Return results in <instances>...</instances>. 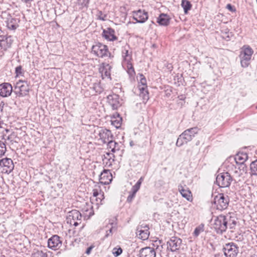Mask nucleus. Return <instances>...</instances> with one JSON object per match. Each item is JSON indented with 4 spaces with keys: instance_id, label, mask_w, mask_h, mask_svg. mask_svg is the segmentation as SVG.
Returning a JSON list of instances; mask_svg holds the SVG:
<instances>
[{
    "instance_id": "ddd939ff",
    "label": "nucleus",
    "mask_w": 257,
    "mask_h": 257,
    "mask_svg": "<svg viewBox=\"0 0 257 257\" xmlns=\"http://www.w3.org/2000/svg\"><path fill=\"white\" fill-rule=\"evenodd\" d=\"M0 166L3 167V171L10 173L14 168L13 162L11 159L6 158L0 161Z\"/></svg>"
},
{
    "instance_id": "49530a36",
    "label": "nucleus",
    "mask_w": 257,
    "mask_h": 257,
    "mask_svg": "<svg viewBox=\"0 0 257 257\" xmlns=\"http://www.w3.org/2000/svg\"><path fill=\"white\" fill-rule=\"evenodd\" d=\"M181 196L186 199L189 201H192L193 196L192 194H180Z\"/></svg>"
},
{
    "instance_id": "c03bdc74",
    "label": "nucleus",
    "mask_w": 257,
    "mask_h": 257,
    "mask_svg": "<svg viewBox=\"0 0 257 257\" xmlns=\"http://www.w3.org/2000/svg\"><path fill=\"white\" fill-rule=\"evenodd\" d=\"M178 190L180 192V193H182L183 192H187V193H191V192L189 189L186 187V186L185 185V186H183L182 185H179L178 186Z\"/></svg>"
},
{
    "instance_id": "603ef678",
    "label": "nucleus",
    "mask_w": 257,
    "mask_h": 257,
    "mask_svg": "<svg viewBox=\"0 0 257 257\" xmlns=\"http://www.w3.org/2000/svg\"><path fill=\"white\" fill-rule=\"evenodd\" d=\"M93 248V246H92V245L88 247L85 251V253H86L87 254H90Z\"/></svg>"
},
{
    "instance_id": "f3484780",
    "label": "nucleus",
    "mask_w": 257,
    "mask_h": 257,
    "mask_svg": "<svg viewBox=\"0 0 257 257\" xmlns=\"http://www.w3.org/2000/svg\"><path fill=\"white\" fill-rule=\"evenodd\" d=\"M102 36L106 40L110 41H113L117 39V37L115 35V31L111 28L103 30Z\"/></svg>"
},
{
    "instance_id": "7c9ffc66",
    "label": "nucleus",
    "mask_w": 257,
    "mask_h": 257,
    "mask_svg": "<svg viewBox=\"0 0 257 257\" xmlns=\"http://www.w3.org/2000/svg\"><path fill=\"white\" fill-rule=\"evenodd\" d=\"M181 6L184 9V13L187 14L188 11L191 9L192 5L190 2L187 0H182L181 2Z\"/></svg>"
},
{
    "instance_id": "6e6552de",
    "label": "nucleus",
    "mask_w": 257,
    "mask_h": 257,
    "mask_svg": "<svg viewBox=\"0 0 257 257\" xmlns=\"http://www.w3.org/2000/svg\"><path fill=\"white\" fill-rule=\"evenodd\" d=\"M225 215H220L214 220L213 227L217 233L222 234L227 229Z\"/></svg>"
},
{
    "instance_id": "412c9836",
    "label": "nucleus",
    "mask_w": 257,
    "mask_h": 257,
    "mask_svg": "<svg viewBox=\"0 0 257 257\" xmlns=\"http://www.w3.org/2000/svg\"><path fill=\"white\" fill-rule=\"evenodd\" d=\"M2 39L0 40V47L4 50H7L11 47L13 42L12 36H3Z\"/></svg>"
},
{
    "instance_id": "13d9d810",
    "label": "nucleus",
    "mask_w": 257,
    "mask_h": 257,
    "mask_svg": "<svg viewBox=\"0 0 257 257\" xmlns=\"http://www.w3.org/2000/svg\"><path fill=\"white\" fill-rule=\"evenodd\" d=\"M159 144L160 145H162V144H163V142H159Z\"/></svg>"
},
{
    "instance_id": "09e8293b",
    "label": "nucleus",
    "mask_w": 257,
    "mask_h": 257,
    "mask_svg": "<svg viewBox=\"0 0 257 257\" xmlns=\"http://www.w3.org/2000/svg\"><path fill=\"white\" fill-rule=\"evenodd\" d=\"M141 83L142 84V85H139V86H141V87H143L144 88H147L146 86V80L144 77L141 78Z\"/></svg>"
},
{
    "instance_id": "f257e3e1",
    "label": "nucleus",
    "mask_w": 257,
    "mask_h": 257,
    "mask_svg": "<svg viewBox=\"0 0 257 257\" xmlns=\"http://www.w3.org/2000/svg\"><path fill=\"white\" fill-rule=\"evenodd\" d=\"M94 214L92 207L90 210L86 209L82 214L79 211L77 210H72L68 213L67 216V223L71 225L77 226L81 222V218L83 217L84 219H88L91 216Z\"/></svg>"
},
{
    "instance_id": "c85d7f7f",
    "label": "nucleus",
    "mask_w": 257,
    "mask_h": 257,
    "mask_svg": "<svg viewBox=\"0 0 257 257\" xmlns=\"http://www.w3.org/2000/svg\"><path fill=\"white\" fill-rule=\"evenodd\" d=\"M139 88L140 91V96L142 98L143 103H146L149 99V92L147 88L141 87V86H139Z\"/></svg>"
},
{
    "instance_id": "1a4fd4ad",
    "label": "nucleus",
    "mask_w": 257,
    "mask_h": 257,
    "mask_svg": "<svg viewBox=\"0 0 257 257\" xmlns=\"http://www.w3.org/2000/svg\"><path fill=\"white\" fill-rule=\"evenodd\" d=\"M239 247L234 242L226 243L223 247V251L226 257H236L238 253Z\"/></svg>"
},
{
    "instance_id": "423d86ee",
    "label": "nucleus",
    "mask_w": 257,
    "mask_h": 257,
    "mask_svg": "<svg viewBox=\"0 0 257 257\" xmlns=\"http://www.w3.org/2000/svg\"><path fill=\"white\" fill-rule=\"evenodd\" d=\"M229 199L227 195L224 194H218L214 197L213 202L217 210H223L227 208L228 206Z\"/></svg>"
},
{
    "instance_id": "0eeeda50",
    "label": "nucleus",
    "mask_w": 257,
    "mask_h": 257,
    "mask_svg": "<svg viewBox=\"0 0 257 257\" xmlns=\"http://www.w3.org/2000/svg\"><path fill=\"white\" fill-rule=\"evenodd\" d=\"M30 86L26 81L19 80L15 86V92L19 97L25 96L28 94Z\"/></svg>"
},
{
    "instance_id": "bf43d9fd",
    "label": "nucleus",
    "mask_w": 257,
    "mask_h": 257,
    "mask_svg": "<svg viewBox=\"0 0 257 257\" xmlns=\"http://www.w3.org/2000/svg\"><path fill=\"white\" fill-rule=\"evenodd\" d=\"M6 132L7 133H8V132H9V130H8V129H6Z\"/></svg>"
},
{
    "instance_id": "3c124183",
    "label": "nucleus",
    "mask_w": 257,
    "mask_h": 257,
    "mask_svg": "<svg viewBox=\"0 0 257 257\" xmlns=\"http://www.w3.org/2000/svg\"><path fill=\"white\" fill-rule=\"evenodd\" d=\"M98 14L99 15V19L102 20V21H104L105 18V15H103L101 11H99Z\"/></svg>"
},
{
    "instance_id": "79ce46f5",
    "label": "nucleus",
    "mask_w": 257,
    "mask_h": 257,
    "mask_svg": "<svg viewBox=\"0 0 257 257\" xmlns=\"http://www.w3.org/2000/svg\"><path fill=\"white\" fill-rule=\"evenodd\" d=\"M127 64V73L131 76L134 75L135 74V72L132 64L131 62Z\"/></svg>"
},
{
    "instance_id": "bb28decb",
    "label": "nucleus",
    "mask_w": 257,
    "mask_h": 257,
    "mask_svg": "<svg viewBox=\"0 0 257 257\" xmlns=\"http://www.w3.org/2000/svg\"><path fill=\"white\" fill-rule=\"evenodd\" d=\"M104 198V194H93V195L90 197V200L92 203H95L97 205L102 204Z\"/></svg>"
},
{
    "instance_id": "6e6d98bb",
    "label": "nucleus",
    "mask_w": 257,
    "mask_h": 257,
    "mask_svg": "<svg viewBox=\"0 0 257 257\" xmlns=\"http://www.w3.org/2000/svg\"><path fill=\"white\" fill-rule=\"evenodd\" d=\"M33 0H22V1H23V2L25 3H28L29 2H32Z\"/></svg>"
},
{
    "instance_id": "680f3d73",
    "label": "nucleus",
    "mask_w": 257,
    "mask_h": 257,
    "mask_svg": "<svg viewBox=\"0 0 257 257\" xmlns=\"http://www.w3.org/2000/svg\"><path fill=\"white\" fill-rule=\"evenodd\" d=\"M256 108L257 109V106H256Z\"/></svg>"
},
{
    "instance_id": "dca6fc26",
    "label": "nucleus",
    "mask_w": 257,
    "mask_h": 257,
    "mask_svg": "<svg viewBox=\"0 0 257 257\" xmlns=\"http://www.w3.org/2000/svg\"><path fill=\"white\" fill-rule=\"evenodd\" d=\"M112 179V176L109 170H104L99 176L100 182L103 184H108Z\"/></svg>"
},
{
    "instance_id": "4468645a",
    "label": "nucleus",
    "mask_w": 257,
    "mask_h": 257,
    "mask_svg": "<svg viewBox=\"0 0 257 257\" xmlns=\"http://www.w3.org/2000/svg\"><path fill=\"white\" fill-rule=\"evenodd\" d=\"M13 90L11 84L9 83H3L0 84V96L5 97L11 95Z\"/></svg>"
},
{
    "instance_id": "f8f14e48",
    "label": "nucleus",
    "mask_w": 257,
    "mask_h": 257,
    "mask_svg": "<svg viewBox=\"0 0 257 257\" xmlns=\"http://www.w3.org/2000/svg\"><path fill=\"white\" fill-rule=\"evenodd\" d=\"M107 102L113 109H117L121 105V101L118 95L116 94H110L107 97Z\"/></svg>"
},
{
    "instance_id": "473e14b6",
    "label": "nucleus",
    "mask_w": 257,
    "mask_h": 257,
    "mask_svg": "<svg viewBox=\"0 0 257 257\" xmlns=\"http://www.w3.org/2000/svg\"><path fill=\"white\" fill-rule=\"evenodd\" d=\"M250 174L257 176V160L252 162L250 164Z\"/></svg>"
},
{
    "instance_id": "a18cd8bd",
    "label": "nucleus",
    "mask_w": 257,
    "mask_h": 257,
    "mask_svg": "<svg viewBox=\"0 0 257 257\" xmlns=\"http://www.w3.org/2000/svg\"><path fill=\"white\" fill-rule=\"evenodd\" d=\"M122 252V249L121 248L119 247L118 248H114L113 249V254L114 256H117L121 254Z\"/></svg>"
},
{
    "instance_id": "b1692460",
    "label": "nucleus",
    "mask_w": 257,
    "mask_h": 257,
    "mask_svg": "<svg viewBox=\"0 0 257 257\" xmlns=\"http://www.w3.org/2000/svg\"><path fill=\"white\" fill-rule=\"evenodd\" d=\"M170 18L168 15L164 13L161 14L157 19V23L160 25L166 26L169 24Z\"/></svg>"
},
{
    "instance_id": "a211bd4d",
    "label": "nucleus",
    "mask_w": 257,
    "mask_h": 257,
    "mask_svg": "<svg viewBox=\"0 0 257 257\" xmlns=\"http://www.w3.org/2000/svg\"><path fill=\"white\" fill-rule=\"evenodd\" d=\"M156 251L153 247H146L140 250V257H156Z\"/></svg>"
},
{
    "instance_id": "cd10ccee",
    "label": "nucleus",
    "mask_w": 257,
    "mask_h": 257,
    "mask_svg": "<svg viewBox=\"0 0 257 257\" xmlns=\"http://www.w3.org/2000/svg\"><path fill=\"white\" fill-rule=\"evenodd\" d=\"M248 159L246 153H239L235 156V161L237 164H243Z\"/></svg>"
},
{
    "instance_id": "a878e982",
    "label": "nucleus",
    "mask_w": 257,
    "mask_h": 257,
    "mask_svg": "<svg viewBox=\"0 0 257 257\" xmlns=\"http://www.w3.org/2000/svg\"><path fill=\"white\" fill-rule=\"evenodd\" d=\"M7 26L10 30H15L19 26L18 20L12 17L8 18L7 21Z\"/></svg>"
},
{
    "instance_id": "2eb2a0df",
    "label": "nucleus",
    "mask_w": 257,
    "mask_h": 257,
    "mask_svg": "<svg viewBox=\"0 0 257 257\" xmlns=\"http://www.w3.org/2000/svg\"><path fill=\"white\" fill-rule=\"evenodd\" d=\"M99 136L103 143H106L113 139V135L110 131L106 128H102L99 131Z\"/></svg>"
},
{
    "instance_id": "de8ad7c7",
    "label": "nucleus",
    "mask_w": 257,
    "mask_h": 257,
    "mask_svg": "<svg viewBox=\"0 0 257 257\" xmlns=\"http://www.w3.org/2000/svg\"><path fill=\"white\" fill-rule=\"evenodd\" d=\"M226 8L230 12L232 13H235L236 11V8L234 6H232L230 4H228L226 6Z\"/></svg>"
},
{
    "instance_id": "c756f323",
    "label": "nucleus",
    "mask_w": 257,
    "mask_h": 257,
    "mask_svg": "<svg viewBox=\"0 0 257 257\" xmlns=\"http://www.w3.org/2000/svg\"><path fill=\"white\" fill-rule=\"evenodd\" d=\"M122 118L118 114L117 117L114 116L111 118V124L114 126L116 128H119L121 125Z\"/></svg>"
},
{
    "instance_id": "9b49d317",
    "label": "nucleus",
    "mask_w": 257,
    "mask_h": 257,
    "mask_svg": "<svg viewBox=\"0 0 257 257\" xmlns=\"http://www.w3.org/2000/svg\"><path fill=\"white\" fill-rule=\"evenodd\" d=\"M62 245V240L58 235H53L48 240V246L49 248L56 250L59 249Z\"/></svg>"
},
{
    "instance_id": "ea45409f",
    "label": "nucleus",
    "mask_w": 257,
    "mask_h": 257,
    "mask_svg": "<svg viewBox=\"0 0 257 257\" xmlns=\"http://www.w3.org/2000/svg\"><path fill=\"white\" fill-rule=\"evenodd\" d=\"M106 143L107 144V148L110 149L112 153H114V148H115L116 142L111 139Z\"/></svg>"
},
{
    "instance_id": "8fccbe9b",
    "label": "nucleus",
    "mask_w": 257,
    "mask_h": 257,
    "mask_svg": "<svg viewBox=\"0 0 257 257\" xmlns=\"http://www.w3.org/2000/svg\"><path fill=\"white\" fill-rule=\"evenodd\" d=\"M136 194H130V195L127 197V201L128 202H131L132 200L135 197Z\"/></svg>"
},
{
    "instance_id": "37998d69",
    "label": "nucleus",
    "mask_w": 257,
    "mask_h": 257,
    "mask_svg": "<svg viewBox=\"0 0 257 257\" xmlns=\"http://www.w3.org/2000/svg\"><path fill=\"white\" fill-rule=\"evenodd\" d=\"M15 73L16 74L17 76L23 75L24 71L22 66L20 65L16 68Z\"/></svg>"
},
{
    "instance_id": "39448f33",
    "label": "nucleus",
    "mask_w": 257,
    "mask_h": 257,
    "mask_svg": "<svg viewBox=\"0 0 257 257\" xmlns=\"http://www.w3.org/2000/svg\"><path fill=\"white\" fill-rule=\"evenodd\" d=\"M232 181V177L227 172L219 174L216 178V184L219 188L229 187Z\"/></svg>"
},
{
    "instance_id": "4d7b16f0",
    "label": "nucleus",
    "mask_w": 257,
    "mask_h": 257,
    "mask_svg": "<svg viewBox=\"0 0 257 257\" xmlns=\"http://www.w3.org/2000/svg\"><path fill=\"white\" fill-rule=\"evenodd\" d=\"M130 146H132H132H133L134 145V142H133V141H131L130 142Z\"/></svg>"
},
{
    "instance_id": "864d4df0",
    "label": "nucleus",
    "mask_w": 257,
    "mask_h": 257,
    "mask_svg": "<svg viewBox=\"0 0 257 257\" xmlns=\"http://www.w3.org/2000/svg\"><path fill=\"white\" fill-rule=\"evenodd\" d=\"M119 150H120V145L119 144L116 143L115 148H114V153H115L117 151H119Z\"/></svg>"
},
{
    "instance_id": "5701e85b",
    "label": "nucleus",
    "mask_w": 257,
    "mask_h": 257,
    "mask_svg": "<svg viewBox=\"0 0 257 257\" xmlns=\"http://www.w3.org/2000/svg\"><path fill=\"white\" fill-rule=\"evenodd\" d=\"M111 66L109 64H102V67L100 68V72L103 79L107 78L111 79Z\"/></svg>"
},
{
    "instance_id": "052dcab7",
    "label": "nucleus",
    "mask_w": 257,
    "mask_h": 257,
    "mask_svg": "<svg viewBox=\"0 0 257 257\" xmlns=\"http://www.w3.org/2000/svg\"><path fill=\"white\" fill-rule=\"evenodd\" d=\"M217 254H215L214 255V257H217Z\"/></svg>"
},
{
    "instance_id": "58836bf2",
    "label": "nucleus",
    "mask_w": 257,
    "mask_h": 257,
    "mask_svg": "<svg viewBox=\"0 0 257 257\" xmlns=\"http://www.w3.org/2000/svg\"><path fill=\"white\" fill-rule=\"evenodd\" d=\"M89 3V0H78V5L81 6V8H87L88 7Z\"/></svg>"
},
{
    "instance_id": "72a5a7b5",
    "label": "nucleus",
    "mask_w": 257,
    "mask_h": 257,
    "mask_svg": "<svg viewBox=\"0 0 257 257\" xmlns=\"http://www.w3.org/2000/svg\"><path fill=\"white\" fill-rule=\"evenodd\" d=\"M32 257H47V254L42 250L35 249L32 254Z\"/></svg>"
},
{
    "instance_id": "e433bc0d",
    "label": "nucleus",
    "mask_w": 257,
    "mask_h": 257,
    "mask_svg": "<svg viewBox=\"0 0 257 257\" xmlns=\"http://www.w3.org/2000/svg\"><path fill=\"white\" fill-rule=\"evenodd\" d=\"M6 151L7 149L5 142L0 141V157L5 155Z\"/></svg>"
},
{
    "instance_id": "5fc2aeb1",
    "label": "nucleus",
    "mask_w": 257,
    "mask_h": 257,
    "mask_svg": "<svg viewBox=\"0 0 257 257\" xmlns=\"http://www.w3.org/2000/svg\"><path fill=\"white\" fill-rule=\"evenodd\" d=\"M4 137H5V136H3V139H5V140H11V138H11V136H8V137H7V138L6 139H5V138H4Z\"/></svg>"
},
{
    "instance_id": "c9c22d12",
    "label": "nucleus",
    "mask_w": 257,
    "mask_h": 257,
    "mask_svg": "<svg viewBox=\"0 0 257 257\" xmlns=\"http://www.w3.org/2000/svg\"><path fill=\"white\" fill-rule=\"evenodd\" d=\"M204 226L203 224H201L196 227L194 231L193 235L195 237H197L201 232L204 231Z\"/></svg>"
},
{
    "instance_id": "7ed1b4c3",
    "label": "nucleus",
    "mask_w": 257,
    "mask_h": 257,
    "mask_svg": "<svg viewBox=\"0 0 257 257\" xmlns=\"http://www.w3.org/2000/svg\"><path fill=\"white\" fill-rule=\"evenodd\" d=\"M253 53V50L249 46H244L242 48L239 57L242 67L246 68L249 66Z\"/></svg>"
},
{
    "instance_id": "9d476101",
    "label": "nucleus",
    "mask_w": 257,
    "mask_h": 257,
    "mask_svg": "<svg viewBox=\"0 0 257 257\" xmlns=\"http://www.w3.org/2000/svg\"><path fill=\"white\" fill-rule=\"evenodd\" d=\"M182 244V239L176 236H173L167 242V249L172 252L178 250Z\"/></svg>"
},
{
    "instance_id": "a19ab883",
    "label": "nucleus",
    "mask_w": 257,
    "mask_h": 257,
    "mask_svg": "<svg viewBox=\"0 0 257 257\" xmlns=\"http://www.w3.org/2000/svg\"><path fill=\"white\" fill-rule=\"evenodd\" d=\"M222 37L228 41L230 40V35H231V33L229 32L228 30H226L225 31H222Z\"/></svg>"
},
{
    "instance_id": "6ab92c4d",
    "label": "nucleus",
    "mask_w": 257,
    "mask_h": 257,
    "mask_svg": "<svg viewBox=\"0 0 257 257\" xmlns=\"http://www.w3.org/2000/svg\"><path fill=\"white\" fill-rule=\"evenodd\" d=\"M134 19L139 23H143L148 19V13L139 10L135 13Z\"/></svg>"
},
{
    "instance_id": "f03ea898",
    "label": "nucleus",
    "mask_w": 257,
    "mask_h": 257,
    "mask_svg": "<svg viewBox=\"0 0 257 257\" xmlns=\"http://www.w3.org/2000/svg\"><path fill=\"white\" fill-rule=\"evenodd\" d=\"M199 130V128L197 126L185 130L179 136L177 140L176 145L180 147L184 144H186L191 141L195 135L198 134Z\"/></svg>"
},
{
    "instance_id": "2f4dec72",
    "label": "nucleus",
    "mask_w": 257,
    "mask_h": 257,
    "mask_svg": "<svg viewBox=\"0 0 257 257\" xmlns=\"http://www.w3.org/2000/svg\"><path fill=\"white\" fill-rule=\"evenodd\" d=\"M116 220L117 218L116 217H114L113 219H112L111 222H109V223L112 225L111 228H110L108 230L106 231V234L105 235V237H108L109 235L111 234H112V230L115 228V229H116Z\"/></svg>"
},
{
    "instance_id": "393cba45",
    "label": "nucleus",
    "mask_w": 257,
    "mask_h": 257,
    "mask_svg": "<svg viewBox=\"0 0 257 257\" xmlns=\"http://www.w3.org/2000/svg\"><path fill=\"white\" fill-rule=\"evenodd\" d=\"M129 46L125 45L122 50V57L124 61L127 63L131 62L132 60V54L129 53Z\"/></svg>"
},
{
    "instance_id": "4c0bfd02",
    "label": "nucleus",
    "mask_w": 257,
    "mask_h": 257,
    "mask_svg": "<svg viewBox=\"0 0 257 257\" xmlns=\"http://www.w3.org/2000/svg\"><path fill=\"white\" fill-rule=\"evenodd\" d=\"M110 153H106V155H104V159H103V161L104 162L105 159L108 160V161L109 162V166L111 165L112 162H113L114 161V158H112L110 156ZM112 157L114 158V156L113 155L111 154Z\"/></svg>"
},
{
    "instance_id": "4be33fe9",
    "label": "nucleus",
    "mask_w": 257,
    "mask_h": 257,
    "mask_svg": "<svg viewBox=\"0 0 257 257\" xmlns=\"http://www.w3.org/2000/svg\"><path fill=\"white\" fill-rule=\"evenodd\" d=\"M225 217L227 229H234L237 223L236 217L234 216H231L230 213L225 215Z\"/></svg>"
},
{
    "instance_id": "20e7f679",
    "label": "nucleus",
    "mask_w": 257,
    "mask_h": 257,
    "mask_svg": "<svg viewBox=\"0 0 257 257\" xmlns=\"http://www.w3.org/2000/svg\"><path fill=\"white\" fill-rule=\"evenodd\" d=\"M92 53L97 57L104 58L108 57L110 58L113 57L109 51L108 47L100 43H96L92 47Z\"/></svg>"
},
{
    "instance_id": "f704fd0d",
    "label": "nucleus",
    "mask_w": 257,
    "mask_h": 257,
    "mask_svg": "<svg viewBox=\"0 0 257 257\" xmlns=\"http://www.w3.org/2000/svg\"><path fill=\"white\" fill-rule=\"evenodd\" d=\"M143 180V178L141 177L140 179L137 181L136 184L133 186L132 189V193H137V191L139 190Z\"/></svg>"
},
{
    "instance_id": "aec40b11",
    "label": "nucleus",
    "mask_w": 257,
    "mask_h": 257,
    "mask_svg": "<svg viewBox=\"0 0 257 257\" xmlns=\"http://www.w3.org/2000/svg\"><path fill=\"white\" fill-rule=\"evenodd\" d=\"M149 227L147 225L145 226L141 225L137 229L139 233V237L142 240H147L150 235Z\"/></svg>"
}]
</instances>
